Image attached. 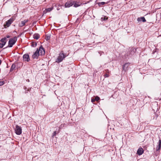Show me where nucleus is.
<instances>
[{
    "instance_id": "f3484780",
    "label": "nucleus",
    "mask_w": 161,
    "mask_h": 161,
    "mask_svg": "<svg viewBox=\"0 0 161 161\" xmlns=\"http://www.w3.org/2000/svg\"><path fill=\"white\" fill-rule=\"evenodd\" d=\"M6 38L5 37L2 38L0 41L2 42V44H4V45L5 44L6 42Z\"/></svg>"
},
{
    "instance_id": "9d476101",
    "label": "nucleus",
    "mask_w": 161,
    "mask_h": 161,
    "mask_svg": "<svg viewBox=\"0 0 161 161\" xmlns=\"http://www.w3.org/2000/svg\"><path fill=\"white\" fill-rule=\"evenodd\" d=\"M28 19H25L24 21H21V22L19 23V25L20 27H22L24 26L26 23L28 21Z\"/></svg>"
},
{
    "instance_id": "9b49d317",
    "label": "nucleus",
    "mask_w": 161,
    "mask_h": 161,
    "mask_svg": "<svg viewBox=\"0 0 161 161\" xmlns=\"http://www.w3.org/2000/svg\"><path fill=\"white\" fill-rule=\"evenodd\" d=\"M143 152H144V151H143L142 148V147H140V148H139L138 149L137 153L138 154L140 155H141L142 154H143Z\"/></svg>"
},
{
    "instance_id": "4468645a",
    "label": "nucleus",
    "mask_w": 161,
    "mask_h": 161,
    "mask_svg": "<svg viewBox=\"0 0 161 161\" xmlns=\"http://www.w3.org/2000/svg\"><path fill=\"white\" fill-rule=\"evenodd\" d=\"M137 20L138 21H142L143 22H146V21L145 18L143 17L138 18L137 19Z\"/></svg>"
},
{
    "instance_id": "f03ea898",
    "label": "nucleus",
    "mask_w": 161,
    "mask_h": 161,
    "mask_svg": "<svg viewBox=\"0 0 161 161\" xmlns=\"http://www.w3.org/2000/svg\"><path fill=\"white\" fill-rule=\"evenodd\" d=\"M17 40V38L16 37H14L13 38L10 39L8 42V47H12L13 45H14L16 42Z\"/></svg>"
},
{
    "instance_id": "1a4fd4ad",
    "label": "nucleus",
    "mask_w": 161,
    "mask_h": 161,
    "mask_svg": "<svg viewBox=\"0 0 161 161\" xmlns=\"http://www.w3.org/2000/svg\"><path fill=\"white\" fill-rule=\"evenodd\" d=\"M40 55L39 53V51H38V49L32 55V58L34 59V58H38V56Z\"/></svg>"
},
{
    "instance_id": "39448f33",
    "label": "nucleus",
    "mask_w": 161,
    "mask_h": 161,
    "mask_svg": "<svg viewBox=\"0 0 161 161\" xmlns=\"http://www.w3.org/2000/svg\"><path fill=\"white\" fill-rule=\"evenodd\" d=\"M73 5V1L70 0L66 2L65 5L64 7L65 8H69L71 6H72Z\"/></svg>"
},
{
    "instance_id": "4be33fe9",
    "label": "nucleus",
    "mask_w": 161,
    "mask_h": 161,
    "mask_svg": "<svg viewBox=\"0 0 161 161\" xmlns=\"http://www.w3.org/2000/svg\"><path fill=\"white\" fill-rule=\"evenodd\" d=\"M4 46V44H2L1 43H0V48H2Z\"/></svg>"
},
{
    "instance_id": "ddd939ff",
    "label": "nucleus",
    "mask_w": 161,
    "mask_h": 161,
    "mask_svg": "<svg viewBox=\"0 0 161 161\" xmlns=\"http://www.w3.org/2000/svg\"><path fill=\"white\" fill-rule=\"evenodd\" d=\"M161 148V140H159L158 142V145L156 147V150L159 151Z\"/></svg>"
},
{
    "instance_id": "20e7f679",
    "label": "nucleus",
    "mask_w": 161,
    "mask_h": 161,
    "mask_svg": "<svg viewBox=\"0 0 161 161\" xmlns=\"http://www.w3.org/2000/svg\"><path fill=\"white\" fill-rule=\"evenodd\" d=\"M15 131L16 133L18 135H20L22 133V129L21 128L17 125L16 126Z\"/></svg>"
},
{
    "instance_id": "6ab92c4d",
    "label": "nucleus",
    "mask_w": 161,
    "mask_h": 161,
    "mask_svg": "<svg viewBox=\"0 0 161 161\" xmlns=\"http://www.w3.org/2000/svg\"><path fill=\"white\" fill-rule=\"evenodd\" d=\"M37 45V43L36 42H33L31 43V46L32 47H35Z\"/></svg>"
},
{
    "instance_id": "b1692460",
    "label": "nucleus",
    "mask_w": 161,
    "mask_h": 161,
    "mask_svg": "<svg viewBox=\"0 0 161 161\" xmlns=\"http://www.w3.org/2000/svg\"><path fill=\"white\" fill-rule=\"evenodd\" d=\"M105 71L106 73H109V71L108 69H106L105 70Z\"/></svg>"
},
{
    "instance_id": "f8f14e48",
    "label": "nucleus",
    "mask_w": 161,
    "mask_h": 161,
    "mask_svg": "<svg viewBox=\"0 0 161 161\" xmlns=\"http://www.w3.org/2000/svg\"><path fill=\"white\" fill-rule=\"evenodd\" d=\"M130 64L129 63H125L123 66V69L124 71H126L127 68L129 66Z\"/></svg>"
},
{
    "instance_id": "473e14b6",
    "label": "nucleus",
    "mask_w": 161,
    "mask_h": 161,
    "mask_svg": "<svg viewBox=\"0 0 161 161\" xmlns=\"http://www.w3.org/2000/svg\"><path fill=\"white\" fill-rule=\"evenodd\" d=\"M1 62H2L1 60H0V65L1 64Z\"/></svg>"
},
{
    "instance_id": "c85d7f7f",
    "label": "nucleus",
    "mask_w": 161,
    "mask_h": 161,
    "mask_svg": "<svg viewBox=\"0 0 161 161\" xmlns=\"http://www.w3.org/2000/svg\"><path fill=\"white\" fill-rule=\"evenodd\" d=\"M50 36H47V37H46V40H49L50 39Z\"/></svg>"
},
{
    "instance_id": "dca6fc26",
    "label": "nucleus",
    "mask_w": 161,
    "mask_h": 161,
    "mask_svg": "<svg viewBox=\"0 0 161 161\" xmlns=\"http://www.w3.org/2000/svg\"><path fill=\"white\" fill-rule=\"evenodd\" d=\"M33 38L37 40L40 38V35L38 34H35L33 35Z\"/></svg>"
},
{
    "instance_id": "a878e982",
    "label": "nucleus",
    "mask_w": 161,
    "mask_h": 161,
    "mask_svg": "<svg viewBox=\"0 0 161 161\" xmlns=\"http://www.w3.org/2000/svg\"><path fill=\"white\" fill-rule=\"evenodd\" d=\"M98 53L99 54H100V55L101 56L102 53H104V52H103L102 51H99L98 52Z\"/></svg>"
},
{
    "instance_id": "5701e85b",
    "label": "nucleus",
    "mask_w": 161,
    "mask_h": 161,
    "mask_svg": "<svg viewBox=\"0 0 161 161\" xmlns=\"http://www.w3.org/2000/svg\"><path fill=\"white\" fill-rule=\"evenodd\" d=\"M104 76L105 77H109V75L107 73H106L104 75Z\"/></svg>"
},
{
    "instance_id": "7c9ffc66",
    "label": "nucleus",
    "mask_w": 161,
    "mask_h": 161,
    "mask_svg": "<svg viewBox=\"0 0 161 161\" xmlns=\"http://www.w3.org/2000/svg\"><path fill=\"white\" fill-rule=\"evenodd\" d=\"M62 125H61L59 127V129H61L62 128Z\"/></svg>"
},
{
    "instance_id": "393cba45",
    "label": "nucleus",
    "mask_w": 161,
    "mask_h": 161,
    "mask_svg": "<svg viewBox=\"0 0 161 161\" xmlns=\"http://www.w3.org/2000/svg\"><path fill=\"white\" fill-rule=\"evenodd\" d=\"M4 84V83L3 81L0 82V86H2Z\"/></svg>"
},
{
    "instance_id": "412c9836",
    "label": "nucleus",
    "mask_w": 161,
    "mask_h": 161,
    "mask_svg": "<svg viewBox=\"0 0 161 161\" xmlns=\"http://www.w3.org/2000/svg\"><path fill=\"white\" fill-rule=\"evenodd\" d=\"M95 100L96 101H98L99 99H100V98L98 97V96H96L95 97Z\"/></svg>"
},
{
    "instance_id": "c756f323",
    "label": "nucleus",
    "mask_w": 161,
    "mask_h": 161,
    "mask_svg": "<svg viewBox=\"0 0 161 161\" xmlns=\"http://www.w3.org/2000/svg\"><path fill=\"white\" fill-rule=\"evenodd\" d=\"M136 51V49L134 48L132 49V51H133V52H135Z\"/></svg>"
},
{
    "instance_id": "a211bd4d",
    "label": "nucleus",
    "mask_w": 161,
    "mask_h": 161,
    "mask_svg": "<svg viewBox=\"0 0 161 161\" xmlns=\"http://www.w3.org/2000/svg\"><path fill=\"white\" fill-rule=\"evenodd\" d=\"M16 67V65L14 64H13L11 67L10 71H12Z\"/></svg>"
},
{
    "instance_id": "cd10ccee",
    "label": "nucleus",
    "mask_w": 161,
    "mask_h": 161,
    "mask_svg": "<svg viewBox=\"0 0 161 161\" xmlns=\"http://www.w3.org/2000/svg\"><path fill=\"white\" fill-rule=\"evenodd\" d=\"M95 101H96V100H95V98H92V99L91 101H92V103L94 102Z\"/></svg>"
},
{
    "instance_id": "72a5a7b5",
    "label": "nucleus",
    "mask_w": 161,
    "mask_h": 161,
    "mask_svg": "<svg viewBox=\"0 0 161 161\" xmlns=\"http://www.w3.org/2000/svg\"><path fill=\"white\" fill-rule=\"evenodd\" d=\"M57 9L58 10H59V9H58V8H57Z\"/></svg>"
},
{
    "instance_id": "7ed1b4c3",
    "label": "nucleus",
    "mask_w": 161,
    "mask_h": 161,
    "mask_svg": "<svg viewBox=\"0 0 161 161\" xmlns=\"http://www.w3.org/2000/svg\"><path fill=\"white\" fill-rule=\"evenodd\" d=\"M14 20V19L13 17H12L9 20L6 21L5 24L4 25V28H6L9 26Z\"/></svg>"
},
{
    "instance_id": "f257e3e1",
    "label": "nucleus",
    "mask_w": 161,
    "mask_h": 161,
    "mask_svg": "<svg viewBox=\"0 0 161 161\" xmlns=\"http://www.w3.org/2000/svg\"><path fill=\"white\" fill-rule=\"evenodd\" d=\"M65 54H64L63 51H61L59 53V55L57 58L56 62L58 63L61 62L63 59L67 56Z\"/></svg>"
},
{
    "instance_id": "bb28decb",
    "label": "nucleus",
    "mask_w": 161,
    "mask_h": 161,
    "mask_svg": "<svg viewBox=\"0 0 161 161\" xmlns=\"http://www.w3.org/2000/svg\"><path fill=\"white\" fill-rule=\"evenodd\" d=\"M56 134V131H54L53 134V136H54Z\"/></svg>"
},
{
    "instance_id": "6e6552de",
    "label": "nucleus",
    "mask_w": 161,
    "mask_h": 161,
    "mask_svg": "<svg viewBox=\"0 0 161 161\" xmlns=\"http://www.w3.org/2000/svg\"><path fill=\"white\" fill-rule=\"evenodd\" d=\"M23 59L24 61L28 62L30 60L29 56L28 54H25L23 56Z\"/></svg>"
},
{
    "instance_id": "2eb2a0df",
    "label": "nucleus",
    "mask_w": 161,
    "mask_h": 161,
    "mask_svg": "<svg viewBox=\"0 0 161 161\" xmlns=\"http://www.w3.org/2000/svg\"><path fill=\"white\" fill-rule=\"evenodd\" d=\"M53 9V8H49L45 9V10L43 11V13L44 14H46L48 12H49L52 11Z\"/></svg>"
},
{
    "instance_id": "2f4dec72",
    "label": "nucleus",
    "mask_w": 161,
    "mask_h": 161,
    "mask_svg": "<svg viewBox=\"0 0 161 161\" xmlns=\"http://www.w3.org/2000/svg\"><path fill=\"white\" fill-rule=\"evenodd\" d=\"M7 37L8 38L9 37V36H7Z\"/></svg>"
},
{
    "instance_id": "aec40b11",
    "label": "nucleus",
    "mask_w": 161,
    "mask_h": 161,
    "mask_svg": "<svg viewBox=\"0 0 161 161\" xmlns=\"http://www.w3.org/2000/svg\"><path fill=\"white\" fill-rule=\"evenodd\" d=\"M106 3L104 2H101V3H98V5L99 6H101V5H104V4H105Z\"/></svg>"
},
{
    "instance_id": "0eeeda50",
    "label": "nucleus",
    "mask_w": 161,
    "mask_h": 161,
    "mask_svg": "<svg viewBox=\"0 0 161 161\" xmlns=\"http://www.w3.org/2000/svg\"><path fill=\"white\" fill-rule=\"evenodd\" d=\"M73 3L74 7L76 8L80 6L82 4L80 2L76 1H73Z\"/></svg>"
},
{
    "instance_id": "423d86ee",
    "label": "nucleus",
    "mask_w": 161,
    "mask_h": 161,
    "mask_svg": "<svg viewBox=\"0 0 161 161\" xmlns=\"http://www.w3.org/2000/svg\"><path fill=\"white\" fill-rule=\"evenodd\" d=\"M38 51L40 55H43L45 53V50L42 45L40 46L39 49H38Z\"/></svg>"
}]
</instances>
